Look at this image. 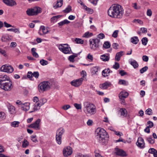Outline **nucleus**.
<instances>
[{
	"mask_svg": "<svg viewBox=\"0 0 157 157\" xmlns=\"http://www.w3.org/2000/svg\"><path fill=\"white\" fill-rule=\"evenodd\" d=\"M157 151L156 150L153 148H150L149 151L148 152L151 154H153V155L155 153V151Z\"/></svg>",
	"mask_w": 157,
	"mask_h": 157,
	"instance_id": "052dcab7",
	"label": "nucleus"
},
{
	"mask_svg": "<svg viewBox=\"0 0 157 157\" xmlns=\"http://www.w3.org/2000/svg\"><path fill=\"white\" fill-rule=\"evenodd\" d=\"M33 75L36 78H38L39 76V73L38 71H34L33 73Z\"/></svg>",
	"mask_w": 157,
	"mask_h": 157,
	"instance_id": "5fc2aeb1",
	"label": "nucleus"
},
{
	"mask_svg": "<svg viewBox=\"0 0 157 157\" xmlns=\"http://www.w3.org/2000/svg\"><path fill=\"white\" fill-rule=\"evenodd\" d=\"M7 30L8 31H12L13 32L15 33H18L19 32V29H7Z\"/></svg>",
	"mask_w": 157,
	"mask_h": 157,
	"instance_id": "603ef678",
	"label": "nucleus"
},
{
	"mask_svg": "<svg viewBox=\"0 0 157 157\" xmlns=\"http://www.w3.org/2000/svg\"><path fill=\"white\" fill-rule=\"evenodd\" d=\"M136 144L139 147L141 148H144V147L145 144L143 139L141 137H139Z\"/></svg>",
	"mask_w": 157,
	"mask_h": 157,
	"instance_id": "4468645a",
	"label": "nucleus"
},
{
	"mask_svg": "<svg viewBox=\"0 0 157 157\" xmlns=\"http://www.w3.org/2000/svg\"><path fill=\"white\" fill-rule=\"evenodd\" d=\"M30 103L28 102H26L24 103H22L20 101V107L21 109L25 111L28 110L29 109Z\"/></svg>",
	"mask_w": 157,
	"mask_h": 157,
	"instance_id": "2eb2a0df",
	"label": "nucleus"
},
{
	"mask_svg": "<svg viewBox=\"0 0 157 157\" xmlns=\"http://www.w3.org/2000/svg\"><path fill=\"white\" fill-rule=\"evenodd\" d=\"M56 140L58 144H60L62 142V137L56 135Z\"/></svg>",
	"mask_w": 157,
	"mask_h": 157,
	"instance_id": "ea45409f",
	"label": "nucleus"
},
{
	"mask_svg": "<svg viewBox=\"0 0 157 157\" xmlns=\"http://www.w3.org/2000/svg\"><path fill=\"white\" fill-rule=\"evenodd\" d=\"M93 35L92 33H90L89 32H87L85 33L83 35L82 37L86 38H89Z\"/></svg>",
	"mask_w": 157,
	"mask_h": 157,
	"instance_id": "f704fd0d",
	"label": "nucleus"
},
{
	"mask_svg": "<svg viewBox=\"0 0 157 157\" xmlns=\"http://www.w3.org/2000/svg\"><path fill=\"white\" fill-rule=\"evenodd\" d=\"M31 140L33 142L35 143L38 142L37 140L36 136V135H33L31 136Z\"/></svg>",
	"mask_w": 157,
	"mask_h": 157,
	"instance_id": "49530a36",
	"label": "nucleus"
},
{
	"mask_svg": "<svg viewBox=\"0 0 157 157\" xmlns=\"http://www.w3.org/2000/svg\"><path fill=\"white\" fill-rule=\"evenodd\" d=\"M4 26L6 28H9L10 27H14L13 26H12L11 25L8 24L6 21L4 22Z\"/></svg>",
	"mask_w": 157,
	"mask_h": 157,
	"instance_id": "680f3d73",
	"label": "nucleus"
},
{
	"mask_svg": "<svg viewBox=\"0 0 157 157\" xmlns=\"http://www.w3.org/2000/svg\"><path fill=\"white\" fill-rule=\"evenodd\" d=\"M29 142L26 139H24L22 142V147L23 148H26L29 145Z\"/></svg>",
	"mask_w": 157,
	"mask_h": 157,
	"instance_id": "c756f323",
	"label": "nucleus"
},
{
	"mask_svg": "<svg viewBox=\"0 0 157 157\" xmlns=\"http://www.w3.org/2000/svg\"><path fill=\"white\" fill-rule=\"evenodd\" d=\"M12 84L10 78L7 75H0V88L5 90H10L12 87Z\"/></svg>",
	"mask_w": 157,
	"mask_h": 157,
	"instance_id": "f03ea898",
	"label": "nucleus"
},
{
	"mask_svg": "<svg viewBox=\"0 0 157 157\" xmlns=\"http://www.w3.org/2000/svg\"><path fill=\"white\" fill-rule=\"evenodd\" d=\"M116 154L121 156H125L126 155V152L121 149H117L115 152Z\"/></svg>",
	"mask_w": 157,
	"mask_h": 157,
	"instance_id": "412c9836",
	"label": "nucleus"
},
{
	"mask_svg": "<svg viewBox=\"0 0 157 157\" xmlns=\"http://www.w3.org/2000/svg\"><path fill=\"white\" fill-rule=\"evenodd\" d=\"M41 9L39 7H35L33 8L29 9L26 11L29 16L36 15L41 13Z\"/></svg>",
	"mask_w": 157,
	"mask_h": 157,
	"instance_id": "0eeeda50",
	"label": "nucleus"
},
{
	"mask_svg": "<svg viewBox=\"0 0 157 157\" xmlns=\"http://www.w3.org/2000/svg\"><path fill=\"white\" fill-rule=\"evenodd\" d=\"M119 31L118 30H115L112 34V36L114 38H116L117 36L118 33Z\"/></svg>",
	"mask_w": 157,
	"mask_h": 157,
	"instance_id": "13d9d810",
	"label": "nucleus"
},
{
	"mask_svg": "<svg viewBox=\"0 0 157 157\" xmlns=\"http://www.w3.org/2000/svg\"><path fill=\"white\" fill-rule=\"evenodd\" d=\"M146 140L149 144H154L155 142V140L152 139L151 136H150V137H147L146 139Z\"/></svg>",
	"mask_w": 157,
	"mask_h": 157,
	"instance_id": "e433bc0d",
	"label": "nucleus"
},
{
	"mask_svg": "<svg viewBox=\"0 0 157 157\" xmlns=\"http://www.w3.org/2000/svg\"><path fill=\"white\" fill-rule=\"evenodd\" d=\"M147 124L149 125V126H147V128H151L154 125L152 121H148L147 122Z\"/></svg>",
	"mask_w": 157,
	"mask_h": 157,
	"instance_id": "bf43d9fd",
	"label": "nucleus"
},
{
	"mask_svg": "<svg viewBox=\"0 0 157 157\" xmlns=\"http://www.w3.org/2000/svg\"><path fill=\"white\" fill-rule=\"evenodd\" d=\"M152 109H151L148 108L145 111V113L146 114L149 115H152Z\"/></svg>",
	"mask_w": 157,
	"mask_h": 157,
	"instance_id": "3c124183",
	"label": "nucleus"
},
{
	"mask_svg": "<svg viewBox=\"0 0 157 157\" xmlns=\"http://www.w3.org/2000/svg\"><path fill=\"white\" fill-rule=\"evenodd\" d=\"M112 71H111L109 68L105 69L102 71V75L105 77L109 75L110 73H112Z\"/></svg>",
	"mask_w": 157,
	"mask_h": 157,
	"instance_id": "4be33fe9",
	"label": "nucleus"
},
{
	"mask_svg": "<svg viewBox=\"0 0 157 157\" xmlns=\"http://www.w3.org/2000/svg\"><path fill=\"white\" fill-rule=\"evenodd\" d=\"M47 101V100L46 99L44 98L40 99L38 101L40 104V105L41 106L43 105L44 103H46Z\"/></svg>",
	"mask_w": 157,
	"mask_h": 157,
	"instance_id": "4c0bfd02",
	"label": "nucleus"
},
{
	"mask_svg": "<svg viewBox=\"0 0 157 157\" xmlns=\"http://www.w3.org/2000/svg\"><path fill=\"white\" fill-rule=\"evenodd\" d=\"M13 37L8 34H5L2 35L1 40L2 42H10L13 40Z\"/></svg>",
	"mask_w": 157,
	"mask_h": 157,
	"instance_id": "9d476101",
	"label": "nucleus"
},
{
	"mask_svg": "<svg viewBox=\"0 0 157 157\" xmlns=\"http://www.w3.org/2000/svg\"><path fill=\"white\" fill-rule=\"evenodd\" d=\"M40 105L39 103L36 102L33 105V110L29 112L30 113H33L39 110L41 106Z\"/></svg>",
	"mask_w": 157,
	"mask_h": 157,
	"instance_id": "6ab92c4d",
	"label": "nucleus"
},
{
	"mask_svg": "<svg viewBox=\"0 0 157 157\" xmlns=\"http://www.w3.org/2000/svg\"><path fill=\"white\" fill-rule=\"evenodd\" d=\"M61 17V15H57L53 17L51 19V22L52 23H55V22H56L57 20Z\"/></svg>",
	"mask_w": 157,
	"mask_h": 157,
	"instance_id": "7c9ffc66",
	"label": "nucleus"
},
{
	"mask_svg": "<svg viewBox=\"0 0 157 157\" xmlns=\"http://www.w3.org/2000/svg\"><path fill=\"white\" fill-rule=\"evenodd\" d=\"M147 69L148 67L147 66H145L140 70V72L141 74H143L144 72L147 71Z\"/></svg>",
	"mask_w": 157,
	"mask_h": 157,
	"instance_id": "8fccbe9b",
	"label": "nucleus"
},
{
	"mask_svg": "<svg viewBox=\"0 0 157 157\" xmlns=\"http://www.w3.org/2000/svg\"><path fill=\"white\" fill-rule=\"evenodd\" d=\"M139 41V39L137 36H134L131 38V42L134 44H137Z\"/></svg>",
	"mask_w": 157,
	"mask_h": 157,
	"instance_id": "c85d7f7f",
	"label": "nucleus"
},
{
	"mask_svg": "<svg viewBox=\"0 0 157 157\" xmlns=\"http://www.w3.org/2000/svg\"><path fill=\"white\" fill-rule=\"evenodd\" d=\"M27 77L29 78L30 80H32L33 75V73L31 71H29L28 73Z\"/></svg>",
	"mask_w": 157,
	"mask_h": 157,
	"instance_id": "864d4df0",
	"label": "nucleus"
},
{
	"mask_svg": "<svg viewBox=\"0 0 157 157\" xmlns=\"http://www.w3.org/2000/svg\"><path fill=\"white\" fill-rule=\"evenodd\" d=\"M110 44L108 41H106L103 44V47L106 49L109 48L110 47Z\"/></svg>",
	"mask_w": 157,
	"mask_h": 157,
	"instance_id": "79ce46f5",
	"label": "nucleus"
},
{
	"mask_svg": "<svg viewBox=\"0 0 157 157\" xmlns=\"http://www.w3.org/2000/svg\"><path fill=\"white\" fill-rule=\"evenodd\" d=\"M83 110L86 114L93 115L96 113L95 105L88 102H85L83 103Z\"/></svg>",
	"mask_w": 157,
	"mask_h": 157,
	"instance_id": "20e7f679",
	"label": "nucleus"
},
{
	"mask_svg": "<svg viewBox=\"0 0 157 157\" xmlns=\"http://www.w3.org/2000/svg\"><path fill=\"white\" fill-rule=\"evenodd\" d=\"M41 31L44 34H46L48 32V29L46 28L44 26H41L40 27L38 32V33L40 35H42V34L40 33Z\"/></svg>",
	"mask_w": 157,
	"mask_h": 157,
	"instance_id": "aec40b11",
	"label": "nucleus"
},
{
	"mask_svg": "<svg viewBox=\"0 0 157 157\" xmlns=\"http://www.w3.org/2000/svg\"><path fill=\"white\" fill-rule=\"evenodd\" d=\"M119 114L122 117H126L127 116V112L125 108H121L119 110Z\"/></svg>",
	"mask_w": 157,
	"mask_h": 157,
	"instance_id": "dca6fc26",
	"label": "nucleus"
},
{
	"mask_svg": "<svg viewBox=\"0 0 157 157\" xmlns=\"http://www.w3.org/2000/svg\"><path fill=\"white\" fill-rule=\"evenodd\" d=\"M120 67L119 63L117 62H115V64L113 66V67L115 69L117 70Z\"/></svg>",
	"mask_w": 157,
	"mask_h": 157,
	"instance_id": "4d7b16f0",
	"label": "nucleus"
},
{
	"mask_svg": "<svg viewBox=\"0 0 157 157\" xmlns=\"http://www.w3.org/2000/svg\"><path fill=\"white\" fill-rule=\"evenodd\" d=\"M118 84L120 85L127 86L128 85V81H127L125 80L120 79L118 81Z\"/></svg>",
	"mask_w": 157,
	"mask_h": 157,
	"instance_id": "473e14b6",
	"label": "nucleus"
},
{
	"mask_svg": "<svg viewBox=\"0 0 157 157\" xmlns=\"http://www.w3.org/2000/svg\"><path fill=\"white\" fill-rule=\"evenodd\" d=\"M123 52L122 51H121L120 52L117 53L115 57V60L117 61H119L120 58L123 54Z\"/></svg>",
	"mask_w": 157,
	"mask_h": 157,
	"instance_id": "bb28decb",
	"label": "nucleus"
},
{
	"mask_svg": "<svg viewBox=\"0 0 157 157\" xmlns=\"http://www.w3.org/2000/svg\"><path fill=\"white\" fill-rule=\"evenodd\" d=\"M123 13L121 6L118 4L113 5L108 11V14L109 16L116 18H122Z\"/></svg>",
	"mask_w": 157,
	"mask_h": 157,
	"instance_id": "f257e3e1",
	"label": "nucleus"
},
{
	"mask_svg": "<svg viewBox=\"0 0 157 157\" xmlns=\"http://www.w3.org/2000/svg\"><path fill=\"white\" fill-rule=\"evenodd\" d=\"M70 107V106L69 105H65L62 107V109L64 110H66L68 109Z\"/></svg>",
	"mask_w": 157,
	"mask_h": 157,
	"instance_id": "e2e57ef3",
	"label": "nucleus"
},
{
	"mask_svg": "<svg viewBox=\"0 0 157 157\" xmlns=\"http://www.w3.org/2000/svg\"><path fill=\"white\" fill-rule=\"evenodd\" d=\"M83 80V78H81L76 80H73L71 82V84L72 86L78 87L81 85Z\"/></svg>",
	"mask_w": 157,
	"mask_h": 157,
	"instance_id": "f8f14e48",
	"label": "nucleus"
},
{
	"mask_svg": "<svg viewBox=\"0 0 157 157\" xmlns=\"http://www.w3.org/2000/svg\"><path fill=\"white\" fill-rule=\"evenodd\" d=\"M63 153L65 156H68L71 155L72 153V148L70 146H68L63 150Z\"/></svg>",
	"mask_w": 157,
	"mask_h": 157,
	"instance_id": "ddd939ff",
	"label": "nucleus"
},
{
	"mask_svg": "<svg viewBox=\"0 0 157 157\" xmlns=\"http://www.w3.org/2000/svg\"><path fill=\"white\" fill-rule=\"evenodd\" d=\"M143 60L145 62H147L148 60V57L147 56L144 55L142 57Z\"/></svg>",
	"mask_w": 157,
	"mask_h": 157,
	"instance_id": "0e129e2a",
	"label": "nucleus"
},
{
	"mask_svg": "<svg viewBox=\"0 0 157 157\" xmlns=\"http://www.w3.org/2000/svg\"><path fill=\"white\" fill-rule=\"evenodd\" d=\"M60 51L65 54H71V49L69 46L67 44H62L59 46Z\"/></svg>",
	"mask_w": 157,
	"mask_h": 157,
	"instance_id": "423d86ee",
	"label": "nucleus"
},
{
	"mask_svg": "<svg viewBox=\"0 0 157 157\" xmlns=\"http://www.w3.org/2000/svg\"><path fill=\"white\" fill-rule=\"evenodd\" d=\"M98 37L100 39H102L105 37V35L103 33H101L98 35Z\"/></svg>",
	"mask_w": 157,
	"mask_h": 157,
	"instance_id": "338daca9",
	"label": "nucleus"
},
{
	"mask_svg": "<svg viewBox=\"0 0 157 157\" xmlns=\"http://www.w3.org/2000/svg\"><path fill=\"white\" fill-rule=\"evenodd\" d=\"M119 74L121 76H123L127 74V72L124 71V70L120 71Z\"/></svg>",
	"mask_w": 157,
	"mask_h": 157,
	"instance_id": "69168bd1",
	"label": "nucleus"
},
{
	"mask_svg": "<svg viewBox=\"0 0 157 157\" xmlns=\"http://www.w3.org/2000/svg\"><path fill=\"white\" fill-rule=\"evenodd\" d=\"M13 68L11 66L7 64L2 65L0 68V70L3 71L8 73H11L13 71Z\"/></svg>",
	"mask_w": 157,
	"mask_h": 157,
	"instance_id": "1a4fd4ad",
	"label": "nucleus"
},
{
	"mask_svg": "<svg viewBox=\"0 0 157 157\" xmlns=\"http://www.w3.org/2000/svg\"><path fill=\"white\" fill-rule=\"evenodd\" d=\"M8 109L9 112L11 114H13L15 113V107L12 105H10L8 107Z\"/></svg>",
	"mask_w": 157,
	"mask_h": 157,
	"instance_id": "72a5a7b5",
	"label": "nucleus"
},
{
	"mask_svg": "<svg viewBox=\"0 0 157 157\" xmlns=\"http://www.w3.org/2000/svg\"><path fill=\"white\" fill-rule=\"evenodd\" d=\"M100 40L98 38L91 39L90 40V47L91 49L95 50L99 47Z\"/></svg>",
	"mask_w": 157,
	"mask_h": 157,
	"instance_id": "6e6552de",
	"label": "nucleus"
},
{
	"mask_svg": "<svg viewBox=\"0 0 157 157\" xmlns=\"http://www.w3.org/2000/svg\"><path fill=\"white\" fill-rule=\"evenodd\" d=\"M96 138L99 142H101L103 140L107 139L109 136L106 131L103 128H98L96 130Z\"/></svg>",
	"mask_w": 157,
	"mask_h": 157,
	"instance_id": "7ed1b4c3",
	"label": "nucleus"
},
{
	"mask_svg": "<svg viewBox=\"0 0 157 157\" xmlns=\"http://www.w3.org/2000/svg\"><path fill=\"white\" fill-rule=\"evenodd\" d=\"M118 46V44L117 43H114L112 44L113 48L115 49H117L118 48L117 47Z\"/></svg>",
	"mask_w": 157,
	"mask_h": 157,
	"instance_id": "774afa93",
	"label": "nucleus"
},
{
	"mask_svg": "<svg viewBox=\"0 0 157 157\" xmlns=\"http://www.w3.org/2000/svg\"><path fill=\"white\" fill-rule=\"evenodd\" d=\"M75 107L77 109H81L82 108L81 105L80 104L75 103L74 104Z\"/></svg>",
	"mask_w": 157,
	"mask_h": 157,
	"instance_id": "6e6d98bb",
	"label": "nucleus"
},
{
	"mask_svg": "<svg viewBox=\"0 0 157 157\" xmlns=\"http://www.w3.org/2000/svg\"><path fill=\"white\" fill-rule=\"evenodd\" d=\"M92 73L93 74H95L98 71V68L97 67H94L91 69Z\"/></svg>",
	"mask_w": 157,
	"mask_h": 157,
	"instance_id": "09e8293b",
	"label": "nucleus"
},
{
	"mask_svg": "<svg viewBox=\"0 0 157 157\" xmlns=\"http://www.w3.org/2000/svg\"><path fill=\"white\" fill-rule=\"evenodd\" d=\"M19 122L18 121H14L11 123V125L14 127H18L19 126Z\"/></svg>",
	"mask_w": 157,
	"mask_h": 157,
	"instance_id": "a18cd8bd",
	"label": "nucleus"
},
{
	"mask_svg": "<svg viewBox=\"0 0 157 157\" xmlns=\"http://www.w3.org/2000/svg\"><path fill=\"white\" fill-rule=\"evenodd\" d=\"M111 84L108 82H106L100 85V87L103 89H107L109 86H110Z\"/></svg>",
	"mask_w": 157,
	"mask_h": 157,
	"instance_id": "5701e85b",
	"label": "nucleus"
},
{
	"mask_svg": "<svg viewBox=\"0 0 157 157\" xmlns=\"http://www.w3.org/2000/svg\"><path fill=\"white\" fill-rule=\"evenodd\" d=\"M63 0H57V3L55 6H53L55 9L61 7L63 5Z\"/></svg>",
	"mask_w": 157,
	"mask_h": 157,
	"instance_id": "a878e982",
	"label": "nucleus"
},
{
	"mask_svg": "<svg viewBox=\"0 0 157 157\" xmlns=\"http://www.w3.org/2000/svg\"><path fill=\"white\" fill-rule=\"evenodd\" d=\"M75 41L76 44H83L84 43V41L81 39L78 38H76L75 40Z\"/></svg>",
	"mask_w": 157,
	"mask_h": 157,
	"instance_id": "58836bf2",
	"label": "nucleus"
},
{
	"mask_svg": "<svg viewBox=\"0 0 157 157\" xmlns=\"http://www.w3.org/2000/svg\"><path fill=\"white\" fill-rule=\"evenodd\" d=\"M72 10L71 7L70 6H68L66 9L63 10L65 13H68Z\"/></svg>",
	"mask_w": 157,
	"mask_h": 157,
	"instance_id": "a19ab883",
	"label": "nucleus"
},
{
	"mask_svg": "<svg viewBox=\"0 0 157 157\" xmlns=\"http://www.w3.org/2000/svg\"><path fill=\"white\" fill-rule=\"evenodd\" d=\"M38 87L40 91H46L50 88V83L48 81L42 82L39 84Z\"/></svg>",
	"mask_w": 157,
	"mask_h": 157,
	"instance_id": "39448f33",
	"label": "nucleus"
},
{
	"mask_svg": "<svg viewBox=\"0 0 157 157\" xmlns=\"http://www.w3.org/2000/svg\"><path fill=\"white\" fill-rule=\"evenodd\" d=\"M40 64L43 66L47 65L48 63V62L47 60H45L44 59L40 60Z\"/></svg>",
	"mask_w": 157,
	"mask_h": 157,
	"instance_id": "de8ad7c7",
	"label": "nucleus"
},
{
	"mask_svg": "<svg viewBox=\"0 0 157 157\" xmlns=\"http://www.w3.org/2000/svg\"><path fill=\"white\" fill-rule=\"evenodd\" d=\"M64 130L63 128H60L57 130L56 135L62 137V135L64 133Z\"/></svg>",
	"mask_w": 157,
	"mask_h": 157,
	"instance_id": "393cba45",
	"label": "nucleus"
},
{
	"mask_svg": "<svg viewBox=\"0 0 157 157\" xmlns=\"http://www.w3.org/2000/svg\"><path fill=\"white\" fill-rule=\"evenodd\" d=\"M141 41L142 44L144 45H146L148 42V39L147 37H144L142 40Z\"/></svg>",
	"mask_w": 157,
	"mask_h": 157,
	"instance_id": "37998d69",
	"label": "nucleus"
},
{
	"mask_svg": "<svg viewBox=\"0 0 157 157\" xmlns=\"http://www.w3.org/2000/svg\"><path fill=\"white\" fill-rule=\"evenodd\" d=\"M40 120L38 119L34 123L29 125L28 127L33 128L36 130H39L40 129Z\"/></svg>",
	"mask_w": 157,
	"mask_h": 157,
	"instance_id": "9b49d317",
	"label": "nucleus"
},
{
	"mask_svg": "<svg viewBox=\"0 0 157 157\" xmlns=\"http://www.w3.org/2000/svg\"><path fill=\"white\" fill-rule=\"evenodd\" d=\"M77 56V54H75V55H71L69 56L68 59L71 62H73L74 61L75 58Z\"/></svg>",
	"mask_w": 157,
	"mask_h": 157,
	"instance_id": "c9c22d12",
	"label": "nucleus"
},
{
	"mask_svg": "<svg viewBox=\"0 0 157 157\" xmlns=\"http://www.w3.org/2000/svg\"><path fill=\"white\" fill-rule=\"evenodd\" d=\"M3 2L7 6H12L16 4L14 0H2Z\"/></svg>",
	"mask_w": 157,
	"mask_h": 157,
	"instance_id": "f3484780",
	"label": "nucleus"
},
{
	"mask_svg": "<svg viewBox=\"0 0 157 157\" xmlns=\"http://www.w3.org/2000/svg\"><path fill=\"white\" fill-rule=\"evenodd\" d=\"M129 62L130 64L132 65L135 68L138 67L139 66L138 64L135 60H133L132 61H130Z\"/></svg>",
	"mask_w": 157,
	"mask_h": 157,
	"instance_id": "2f4dec72",
	"label": "nucleus"
},
{
	"mask_svg": "<svg viewBox=\"0 0 157 157\" xmlns=\"http://www.w3.org/2000/svg\"><path fill=\"white\" fill-rule=\"evenodd\" d=\"M6 118L5 114L4 112H0V121L3 120Z\"/></svg>",
	"mask_w": 157,
	"mask_h": 157,
	"instance_id": "c03bdc74",
	"label": "nucleus"
},
{
	"mask_svg": "<svg viewBox=\"0 0 157 157\" xmlns=\"http://www.w3.org/2000/svg\"><path fill=\"white\" fill-rule=\"evenodd\" d=\"M101 58L104 61H107L109 59V54H105L101 55Z\"/></svg>",
	"mask_w": 157,
	"mask_h": 157,
	"instance_id": "b1692460",
	"label": "nucleus"
},
{
	"mask_svg": "<svg viewBox=\"0 0 157 157\" xmlns=\"http://www.w3.org/2000/svg\"><path fill=\"white\" fill-rule=\"evenodd\" d=\"M70 22L69 21H68L67 19H65L63 21L60 22L58 23L59 25V26L60 27V26H62L64 25L65 24H69Z\"/></svg>",
	"mask_w": 157,
	"mask_h": 157,
	"instance_id": "cd10ccee",
	"label": "nucleus"
},
{
	"mask_svg": "<svg viewBox=\"0 0 157 157\" xmlns=\"http://www.w3.org/2000/svg\"><path fill=\"white\" fill-rule=\"evenodd\" d=\"M128 93L124 91H121L119 94L120 99L125 98L128 96Z\"/></svg>",
	"mask_w": 157,
	"mask_h": 157,
	"instance_id": "a211bd4d",
	"label": "nucleus"
}]
</instances>
